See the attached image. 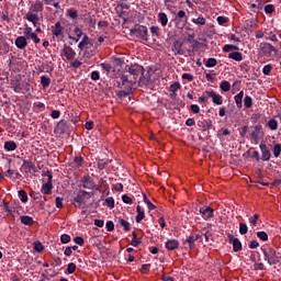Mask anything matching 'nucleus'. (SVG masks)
Segmentation results:
<instances>
[{"label":"nucleus","instance_id":"19","mask_svg":"<svg viewBox=\"0 0 281 281\" xmlns=\"http://www.w3.org/2000/svg\"><path fill=\"white\" fill-rule=\"evenodd\" d=\"M198 126L201 128V131H210L212 128V120L199 121Z\"/></svg>","mask_w":281,"mask_h":281},{"label":"nucleus","instance_id":"30","mask_svg":"<svg viewBox=\"0 0 281 281\" xmlns=\"http://www.w3.org/2000/svg\"><path fill=\"white\" fill-rule=\"evenodd\" d=\"M21 223L23 225H33L34 218H32L31 216H27V215H23V216H21Z\"/></svg>","mask_w":281,"mask_h":281},{"label":"nucleus","instance_id":"8","mask_svg":"<svg viewBox=\"0 0 281 281\" xmlns=\"http://www.w3.org/2000/svg\"><path fill=\"white\" fill-rule=\"evenodd\" d=\"M171 52L175 56H183V41L176 40L172 44Z\"/></svg>","mask_w":281,"mask_h":281},{"label":"nucleus","instance_id":"43","mask_svg":"<svg viewBox=\"0 0 281 281\" xmlns=\"http://www.w3.org/2000/svg\"><path fill=\"white\" fill-rule=\"evenodd\" d=\"M191 44H192L191 52H199V49H201V43L199 41L193 40Z\"/></svg>","mask_w":281,"mask_h":281},{"label":"nucleus","instance_id":"28","mask_svg":"<svg viewBox=\"0 0 281 281\" xmlns=\"http://www.w3.org/2000/svg\"><path fill=\"white\" fill-rule=\"evenodd\" d=\"M87 45H91V40L89 36L85 35L81 42L78 44V47L82 52Z\"/></svg>","mask_w":281,"mask_h":281},{"label":"nucleus","instance_id":"22","mask_svg":"<svg viewBox=\"0 0 281 281\" xmlns=\"http://www.w3.org/2000/svg\"><path fill=\"white\" fill-rule=\"evenodd\" d=\"M260 131H262V125L258 124L254 127V131L250 134L251 139L258 144V137L260 136Z\"/></svg>","mask_w":281,"mask_h":281},{"label":"nucleus","instance_id":"26","mask_svg":"<svg viewBox=\"0 0 281 281\" xmlns=\"http://www.w3.org/2000/svg\"><path fill=\"white\" fill-rule=\"evenodd\" d=\"M228 58H231L232 60H236L237 63H240V60H243V53L240 52L229 53Z\"/></svg>","mask_w":281,"mask_h":281},{"label":"nucleus","instance_id":"55","mask_svg":"<svg viewBox=\"0 0 281 281\" xmlns=\"http://www.w3.org/2000/svg\"><path fill=\"white\" fill-rule=\"evenodd\" d=\"M32 27H30L27 24L24 25V37L29 38L32 34Z\"/></svg>","mask_w":281,"mask_h":281},{"label":"nucleus","instance_id":"36","mask_svg":"<svg viewBox=\"0 0 281 281\" xmlns=\"http://www.w3.org/2000/svg\"><path fill=\"white\" fill-rule=\"evenodd\" d=\"M220 89H222L225 93H227V91L232 89V85L229 83V81H222L220 85Z\"/></svg>","mask_w":281,"mask_h":281},{"label":"nucleus","instance_id":"57","mask_svg":"<svg viewBox=\"0 0 281 281\" xmlns=\"http://www.w3.org/2000/svg\"><path fill=\"white\" fill-rule=\"evenodd\" d=\"M101 67H102V69H104L108 72L113 71V66H111V64L103 63V64H101Z\"/></svg>","mask_w":281,"mask_h":281},{"label":"nucleus","instance_id":"13","mask_svg":"<svg viewBox=\"0 0 281 281\" xmlns=\"http://www.w3.org/2000/svg\"><path fill=\"white\" fill-rule=\"evenodd\" d=\"M200 214L202 215V218H204V221H209V218L214 217V209L210 206L202 207L200 209Z\"/></svg>","mask_w":281,"mask_h":281},{"label":"nucleus","instance_id":"48","mask_svg":"<svg viewBox=\"0 0 281 281\" xmlns=\"http://www.w3.org/2000/svg\"><path fill=\"white\" fill-rule=\"evenodd\" d=\"M178 89H181V83L175 82L170 86L169 91H171V93H177Z\"/></svg>","mask_w":281,"mask_h":281},{"label":"nucleus","instance_id":"64","mask_svg":"<svg viewBox=\"0 0 281 281\" xmlns=\"http://www.w3.org/2000/svg\"><path fill=\"white\" fill-rule=\"evenodd\" d=\"M179 19H186V11L183 10L178 11L176 15V21H179Z\"/></svg>","mask_w":281,"mask_h":281},{"label":"nucleus","instance_id":"62","mask_svg":"<svg viewBox=\"0 0 281 281\" xmlns=\"http://www.w3.org/2000/svg\"><path fill=\"white\" fill-rule=\"evenodd\" d=\"M122 201H123V203H127V204L133 203V199L131 196H128L127 194H124L122 196Z\"/></svg>","mask_w":281,"mask_h":281},{"label":"nucleus","instance_id":"33","mask_svg":"<svg viewBox=\"0 0 281 281\" xmlns=\"http://www.w3.org/2000/svg\"><path fill=\"white\" fill-rule=\"evenodd\" d=\"M192 23H194L195 25H205V23H207V20H205L203 15H199L196 19L192 20Z\"/></svg>","mask_w":281,"mask_h":281},{"label":"nucleus","instance_id":"47","mask_svg":"<svg viewBox=\"0 0 281 281\" xmlns=\"http://www.w3.org/2000/svg\"><path fill=\"white\" fill-rule=\"evenodd\" d=\"M60 241L64 244V245H67V243H71V236L67 235V234H63L60 236Z\"/></svg>","mask_w":281,"mask_h":281},{"label":"nucleus","instance_id":"1","mask_svg":"<svg viewBox=\"0 0 281 281\" xmlns=\"http://www.w3.org/2000/svg\"><path fill=\"white\" fill-rule=\"evenodd\" d=\"M119 86H121V89H125V91H133V89H137V77L124 71Z\"/></svg>","mask_w":281,"mask_h":281},{"label":"nucleus","instance_id":"15","mask_svg":"<svg viewBox=\"0 0 281 281\" xmlns=\"http://www.w3.org/2000/svg\"><path fill=\"white\" fill-rule=\"evenodd\" d=\"M63 54L67 60H74L76 58V50L71 46H64Z\"/></svg>","mask_w":281,"mask_h":281},{"label":"nucleus","instance_id":"41","mask_svg":"<svg viewBox=\"0 0 281 281\" xmlns=\"http://www.w3.org/2000/svg\"><path fill=\"white\" fill-rule=\"evenodd\" d=\"M216 65H218V61L216 60V58H209L205 63V67H216Z\"/></svg>","mask_w":281,"mask_h":281},{"label":"nucleus","instance_id":"3","mask_svg":"<svg viewBox=\"0 0 281 281\" xmlns=\"http://www.w3.org/2000/svg\"><path fill=\"white\" fill-rule=\"evenodd\" d=\"M92 196L93 193L80 190L74 199L75 207H81V205H85Z\"/></svg>","mask_w":281,"mask_h":281},{"label":"nucleus","instance_id":"10","mask_svg":"<svg viewBox=\"0 0 281 281\" xmlns=\"http://www.w3.org/2000/svg\"><path fill=\"white\" fill-rule=\"evenodd\" d=\"M227 238L229 243H233V251H241L243 250V244L240 243V239L234 237L232 234H227Z\"/></svg>","mask_w":281,"mask_h":281},{"label":"nucleus","instance_id":"5","mask_svg":"<svg viewBox=\"0 0 281 281\" xmlns=\"http://www.w3.org/2000/svg\"><path fill=\"white\" fill-rule=\"evenodd\" d=\"M45 177H47V182L42 186V192L44 194H52V188H53L52 179H54V176L52 171L47 170L45 173Z\"/></svg>","mask_w":281,"mask_h":281},{"label":"nucleus","instance_id":"37","mask_svg":"<svg viewBox=\"0 0 281 281\" xmlns=\"http://www.w3.org/2000/svg\"><path fill=\"white\" fill-rule=\"evenodd\" d=\"M132 236H133V239L131 241L132 247H139V245H142V240L137 239V234L133 233Z\"/></svg>","mask_w":281,"mask_h":281},{"label":"nucleus","instance_id":"32","mask_svg":"<svg viewBox=\"0 0 281 281\" xmlns=\"http://www.w3.org/2000/svg\"><path fill=\"white\" fill-rule=\"evenodd\" d=\"M66 16H69V19H72V21H74V20L78 19V11H76L74 9H67Z\"/></svg>","mask_w":281,"mask_h":281},{"label":"nucleus","instance_id":"4","mask_svg":"<svg viewBox=\"0 0 281 281\" xmlns=\"http://www.w3.org/2000/svg\"><path fill=\"white\" fill-rule=\"evenodd\" d=\"M131 34H136L140 41H145V43H148V27L144 25H135L133 30H131Z\"/></svg>","mask_w":281,"mask_h":281},{"label":"nucleus","instance_id":"58","mask_svg":"<svg viewBox=\"0 0 281 281\" xmlns=\"http://www.w3.org/2000/svg\"><path fill=\"white\" fill-rule=\"evenodd\" d=\"M76 271V263L70 262L67 267V273H75Z\"/></svg>","mask_w":281,"mask_h":281},{"label":"nucleus","instance_id":"45","mask_svg":"<svg viewBox=\"0 0 281 281\" xmlns=\"http://www.w3.org/2000/svg\"><path fill=\"white\" fill-rule=\"evenodd\" d=\"M263 10L266 14H273L276 12V7L273 4H267Z\"/></svg>","mask_w":281,"mask_h":281},{"label":"nucleus","instance_id":"23","mask_svg":"<svg viewBox=\"0 0 281 281\" xmlns=\"http://www.w3.org/2000/svg\"><path fill=\"white\" fill-rule=\"evenodd\" d=\"M243 98H245L244 91H240L238 94L235 95V103L237 109H243Z\"/></svg>","mask_w":281,"mask_h":281},{"label":"nucleus","instance_id":"20","mask_svg":"<svg viewBox=\"0 0 281 281\" xmlns=\"http://www.w3.org/2000/svg\"><path fill=\"white\" fill-rule=\"evenodd\" d=\"M22 169L24 172H32V170H36V166H34V162L32 160H24L22 164Z\"/></svg>","mask_w":281,"mask_h":281},{"label":"nucleus","instance_id":"27","mask_svg":"<svg viewBox=\"0 0 281 281\" xmlns=\"http://www.w3.org/2000/svg\"><path fill=\"white\" fill-rule=\"evenodd\" d=\"M136 212H137L136 223H142V221H144L145 218L144 210L142 209V206L137 205Z\"/></svg>","mask_w":281,"mask_h":281},{"label":"nucleus","instance_id":"31","mask_svg":"<svg viewBox=\"0 0 281 281\" xmlns=\"http://www.w3.org/2000/svg\"><path fill=\"white\" fill-rule=\"evenodd\" d=\"M213 104L221 105L223 104V97L221 94H217L216 92L212 97Z\"/></svg>","mask_w":281,"mask_h":281},{"label":"nucleus","instance_id":"60","mask_svg":"<svg viewBox=\"0 0 281 281\" xmlns=\"http://www.w3.org/2000/svg\"><path fill=\"white\" fill-rule=\"evenodd\" d=\"M187 243L189 244L190 249H192L194 247V243H196V239H194V236H190L187 239Z\"/></svg>","mask_w":281,"mask_h":281},{"label":"nucleus","instance_id":"34","mask_svg":"<svg viewBox=\"0 0 281 281\" xmlns=\"http://www.w3.org/2000/svg\"><path fill=\"white\" fill-rule=\"evenodd\" d=\"M4 148L9 151H12L16 148V143L13 140H8L4 143Z\"/></svg>","mask_w":281,"mask_h":281},{"label":"nucleus","instance_id":"25","mask_svg":"<svg viewBox=\"0 0 281 281\" xmlns=\"http://www.w3.org/2000/svg\"><path fill=\"white\" fill-rule=\"evenodd\" d=\"M158 21L162 27H166L168 25V15L165 12L158 13Z\"/></svg>","mask_w":281,"mask_h":281},{"label":"nucleus","instance_id":"44","mask_svg":"<svg viewBox=\"0 0 281 281\" xmlns=\"http://www.w3.org/2000/svg\"><path fill=\"white\" fill-rule=\"evenodd\" d=\"M268 126H269L270 131H278V121H276L273 119L270 120L268 122Z\"/></svg>","mask_w":281,"mask_h":281},{"label":"nucleus","instance_id":"17","mask_svg":"<svg viewBox=\"0 0 281 281\" xmlns=\"http://www.w3.org/2000/svg\"><path fill=\"white\" fill-rule=\"evenodd\" d=\"M32 14H37V12H43V1L36 0L31 4L30 11Z\"/></svg>","mask_w":281,"mask_h":281},{"label":"nucleus","instance_id":"35","mask_svg":"<svg viewBox=\"0 0 281 281\" xmlns=\"http://www.w3.org/2000/svg\"><path fill=\"white\" fill-rule=\"evenodd\" d=\"M244 105L246 109H251V106H254V99H251L249 95H246L244 99Z\"/></svg>","mask_w":281,"mask_h":281},{"label":"nucleus","instance_id":"11","mask_svg":"<svg viewBox=\"0 0 281 281\" xmlns=\"http://www.w3.org/2000/svg\"><path fill=\"white\" fill-rule=\"evenodd\" d=\"M259 148L261 150V160L269 161V159H271V149H269V147H267V144L263 143L259 145Z\"/></svg>","mask_w":281,"mask_h":281},{"label":"nucleus","instance_id":"61","mask_svg":"<svg viewBox=\"0 0 281 281\" xmlns=\"http://www.w3.org/2000/svg\"><path fill=\"white\" fill-rule=\"evenodd\" d=\"M50 117H53V120H58V117H60V111L53 110L50 113Z\"/></svg>","mask_w":281,"mask_h":281},{"label":"nucleus","instance_id":"18","mask_svg":"<svg viewBox=\"0 0 281 281\" xmlns=\"http://www.w3.org/2000/svg\"><path fill=\"white\" fill-rule=\"evenodd\" d=\"M15 46L18 47V49H25V47H27V37L18 36L15 38Z\"/></svg>","mask_w":281,"mask_h":281},{"label":"nucleus","instance_id":"40","mask_svg":"<svg viewBox=\"0 0 281 281\" xmlns=\"http://www.w3.org/2000/svg\"><path fill=\"white\" fill-rule=\"evenodd\" d=\"M119 223H120L121 227L124 228L125 232H130V229H131V223H128V221H126V220H121V221H119Z\"/></svg>","mask_w":281,"mask_h":281},{"label":"nucleus","instance_id":"46","mask_svg":"<svg viewBox=\"0 0 281 281\" xmlns=\"http://www.w3.org/2000/svg\"><path fill=\"white\" fill-rule=\"evenodd\" d=\"M271 69H273V66H271V64L263 66L262 68L263 76H269V74H271Z\"/></svg>","mask_w":281,"mask_h":281},{"label":"nucleus","instance_id":"53","mask_svg":"<svg viewBox=\"0 0 281 281\" xmlns=\"http://www.w3.org/2000/svg\"><path fill=\"white\" fill-rule=\"evenodd\" d=\"M218 25H225V23H229V19L226 16H217Z\"/></svg>","mask_w":281,"mask_h":281},{"label":"nucleus","instance_id":"56","mask_svg":"<svg viewBox=\"0 0 281 281\" xmlns=\"http://www.w3.org/2000/svg\"><path fill=\"white\" fill-rule=\"evenodd\" d=\"M34 249H35V251H38V254H41V251H43V249H45V247L43 246V244H41V241H37L34 244Z\"/></svg>","mask_w":281,"mask_h":281},{"label":"nucleus","instance_id":"63","mask_svg":"<svg viewBox=\"0 0 281 281\" xmlns=\"http://www.w3.org/2000/svg\"><path fill=\"white\" fill-rule=\"evenodd\" d=\"M74 240H75L76 245H80V247H82V245H85V239L80 236L75 237Z\"/></svg>","mask_w":281,"mask_h":281},{"label":"nucleus","instance_id":"9","mask_svg":"<svg viewBox=\"0 0 281 281\" xmlns=\"http://www.w3.org/2000/svg\"><path fill=\"white\" fill-rule=\"evenodd\" d=\"M63 24L60 22H56L54 26H52V36L53 38H60L64 32Z\"/></svg>","mask_w":281,"mask_h":281},{"label":"nucleus","instance_id":"12","mask_svg":"<svg viewBox=\"0 0 281 281\" xmlns=\"http://www.w3.org/2000/svg\"><path fill=\"white\" fill-rule=\"evenodd\" d=\"M142 77H139V79L137 80V85L138 87H148V85H150V74L148 72H143L140 74Z\"/></svg>","mask_w":281,"mask_h":281},{"label":"nucleus","instance_id":"7","mask_svg":"<svg viewBox=\"0 0 281 281\" xmlns=\"http://www.w3.org/2000/svg\"><path fill=\"white\" fill-rule=\"evenodd\" d=\"M259 47L266 56H271L272 52L273 54H278V49L267 42L260 43Z\"/></svg>","mask_w":281,"mask_h":281},{"label":"nucleus","instance_id":"29","mask_svg":"<svg viewBox=\"0 0 281 281\" xmlns=\"http://www.w3.org/2000/svg\"><path fill=\"white\" fill-rule=\"evenodd\" d=\"M41 85H42L43 89H47V87H49V85H52V79H49V77L44 75L41 77Z\"/></svg>","mask_w":281,"mask_h":281},{"label":"nucleus","instance_id":"59","mask_svg":"<svg viewBox=\"0 0 281 281\" xmlns=\"http://www.w3.org/2000/svg\"><path fill=\"white\" fill-rule=\"evenodd\" d=\"M105 227L108 232H113L115 229V224L112 221L106 222Z\"/></svg>","mask_w":281,"mask_h":281},{"label":"nucleus","instance_id":"54","mask_svg":"<svg viewBox=\"0 0 281 281\" xmlns=\"http://www.w3.org/2000/svg\"><path fill=\"white\" fill-rule=\"evenodd\" d=\"M26 38H31L35 44L41 43V38H38V35L34 32L32 34H30L29 37H26Z\"/></svg>","mask_w":281,"mask_h":281},{"label":"nucleus","instance_id":"21","mask_svg":"<svg viewBox=\"0 0 281 281\" xmlns=\"http://www.w3.org/2000/svg\"><path fill=\"white\" fill-rule=\"evenodd\" d=\"M166 249H168V251H175V249H179V240H177V239H169L166 243Z\"/></svg>","mask_w":281,"mask_h":281},{"label":"nucleus","instance_id":"16","mask_svg":"<svg viewBox=\"0 0 281 281\" xmlns=\"http://www.w3.org/2000/svg\"><path fill=\"white\" fill-rule=\"evenodd\" d=\"M82 188L86 190H93L95 188V184L93 183V180H91L90 176H85L81 180Z\"/></svg>","mask_w":281,"mask_h":281},{"label":"nucleus","instance_id":"42","mask_svg":"<svg viewBox=\"0 0 281 281\" xmlns=\"http://www.w3.org/2000/svg\"><path fill=\"white\" fill-rule=\"evenodd\" d=\"M247 232H249V227H247V224L239 223V234H241V236H245Z\"/></svg>","mask_w":281,"mask_h":281},{"label":"nucleus","instance_id":"52","mask_svg":"<svg viewBox=\"0 0 281 281\" xmlns=\"http://www.w3.org/2000/svg\"><path fill=\"white\" fill-rule=\"evenodd\" d=\"M105 204H106L108 207L113 209V207H115V200L113 198H106L105 199Z\"/></svg>","mask_w":281,"mask_h":281},{"label":"nucleus","instance_id":"24","mask_svg":"<svg viewBox=\"0 0 281 281\" xmlns=\"http://www.w3.org/2000/svg\"><path fill=\"white\" fill-rule=\"evenodd\" d=\"M85 165V158L81 156L75 157L72 161V168H82Z\"/></svg>","mask_w":281,"mask_h":281},{"label":"nucleus","instance_id":"38","mask_svg":"<svg viewBox=\"0 0 281 281\" xmlns=\"http://www.w3.org/2000/svg\"><path fill=\"white\" fill-rule=\"evenodd\" d=\"M232 50H235V52H238V46L236 45H233V44H226L224 47H223V52H232Z\"/></svg>","mask_w":281,"mask_h":281},{"label":"nucleus","instance_id":"51","mask_svg":"<svg viewBox=\"0 0 281 281\" xmlns=\"http://www.w3.org/2000/svg\"><path fill=\"white\" fill-rule=\"evenodd\" d=\"M280 154H281V145L280 144H276L273 146V155H274V157H280Z\"/></svg>","mask_w":281,"mask_h":281},{"label":"nucleus","instance_id":"39","mask_svg":"<svg viewBox=\"0 0 281 281\" xmlns=\"http://www.w3.org/2000/svg\"><path fill=\"white\" fill-rule=\"evenodd\" d=\"M19 196H20V201H22V203H27L29 198H27V192H25V190H20Z\"/></svg>","mask_w":281,"mask_h":281},{"label":"nucleus","instance_id":"14","mask_svg":"<svg viewBox=\"0 0 281 281\" xmlns=\"http://www.w3.org/2000/svg\"><path fill=\"white\" fill-rule=\"evenodd\" d=\"M25 19L30 23H33L34 27H38V25H41V23L38 22L41 21V18H38V14L36 13L27 12Z\"/></svg>","mask_w":281,"mask_h":281},{"label":"nucleus","instance_id":"2","mask_svg":"<svg viewBox=\"0 0 281 281\" xmlns=\"http://www.w3.org/2000/svg\"><path fill=\"white\" fill-rule=\"evenodd\" d=\"M262 251L268 265H278V262H280V254H278L276 249L268 247Z\"/></svg>","mask_w":281,"mask_h":281},{"label":"nucleus","instance_id":"49","mask_svg":"<svg viewBox=\"0 0 281 281\" xmlns=\"http://www.w3.org/2000/svg\"><path fill=\"white\" fill-rule=\"evenodd\" d=\"M257 237L260 240H269V235L267 234V232H258L257 233Z\"/></svg>","mask_w":281,"mask_h":281},{"label":"nucleus","instance_id":"6","mask_svg":"<svg viewBox=\"0 0 281 281\" xmlns=\"http://www.w3.org/2000/svg\"><path fill=\"white\" fill-rule=\"evenodd\" d=\"M125 71L127 74H131V76H134L136 79L139 78L144 71V67L140 65H132V66H126Z\"/></svg>","mask_w":281,"mask_h":281},{"label":"nucleus","instance_id":"50","mask_svg":"<svg viewBox=\"0 0 281 281\" xmlns=\"http://www.w3.org/2000/svg\"><path fill=\"white\" fill-rule=\"evenodd\" d=\"M259 218H260V215L255 214L254 217L249 220L250 225H252V227H256V225H258Z\"/></svg>","mask_w":281,"mask_h":281}]
</instances>
